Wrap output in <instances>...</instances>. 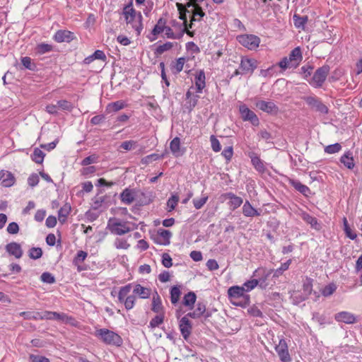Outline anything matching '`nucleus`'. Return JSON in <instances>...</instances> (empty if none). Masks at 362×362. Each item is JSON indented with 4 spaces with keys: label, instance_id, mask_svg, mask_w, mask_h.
<instances>
[{
    "label": "nucleus",
    "instance_id": "obj_1",
    "mask_svg": "<svg viewBox=\"0 0 362 362\" xmlns=\"http://www.w3.org/2000/svg\"><path fill=\"white\" fill-rule=\"evenodd\" d=\"M127 24L130 25L136 32V36L141 34L143 30L142 15L140 12L136 13L133 8L132 1L126 5L122 11Z\"/></svg>",
    "mask_w": 362,
    "mask_h": 362
},
{
    "label": "nucleus",
    "instance_id": "obj_2",
    "mask_svg": "<svg viewBox=\"0 0 362 362\" xmlns=\"http://www.w3.org/2000/svg\"><path fill=\"white\" fill-rule=\"evenodd\" d=\"M137 226L135 223H130L128 221L122 222L116 218H111L107 222V228L111 233L117 235H122L136 229Z\"/></svg>",
    "mask_w": 362,
    "mask_h": 362
},
{
    "label": "nucleus",
    "instance_id": "obj_3",
    "mask_svg": "<svg viewBox=\"0 0 362 362\" xmlns=\"http://www.w3.org/2000/svg\"><path fill=\"white\" fill-rule=\"evenodd\" d=\"M95 335L107 345L120 346L123 342L118 334L105 328L97 329Z\"/></svg>",
    "mask_w": 362,
    "mask_h": 362
},
{
    "label": "nucleus",
    "instance_id": "obj_4",
    "mask_svg": "<svg viewBox=\"0 0 362 362\" xmlns=\"http://www.w3.org/2000/svg\"><path fill=\"white\" fill-rule=\"evenodd\" d=\"M329 69L328 65H324L318 68L314 73L311 80L309 81V83L315 88L321 87L327 77Z\"/></svg>",
    "mask_w": 362,
    "mask_h": 362
},
{
    "label": "nucleus",
    "instance_id": "obj_5",
    "mask_svg": "<svg viewBox=\"0 0 362 362\" xmlns=\"http://www.w3.org/2000/svg\"><path fill=\"white\" fill-rule=\"evenodd\" d=\"M238 40L243 46L250 50L256 49L260 43V38L255 35H241Z\"/></svg>",
    "mask_w": 362,
    "mask_h": 362
},
{
    "label": "nucleus",
    "instance_id": "obj_6",
    "mask_svg": "<svg viewBox=\"0 0 362 362\" xmlns=\"http://www.w3.org/2000/svg\"><path fill=\"white\" fill-rule=\"evenodd\" d=\"M272 269H267L263 267L258 268L254 272L253 276L257 278L256 279L259 281L258 284L261 288H266L268 286V279L272 274Z\"/></svg>",
    "mask_w": 362,
    "mask_h": 362
},
{
    "label": "nucleus",
    "instance_id": "obj_7",
    "mask_svg": "<svg viewBox=\"0 0 362 362\" xmlns=\"http://www.w3.org/2000/svg\"><path fill=\"white\" fill-rule=\"evenodd\" d=\"M275 350L282 362L291 361V358L288 352V344L284 339H279V343L275 346Z\"/></svg>",
    "mask_w": 362,
    "mask_h": 362
},
{
    "label": "nucleus",
    "instance_id": "obj_8",
    "mask_svg": "<svg viewBox=\"0 0 362 362\" xmlns=\"http://www.w3.org/2000/svg\"><path fill=\"white\" fill-rule=\"evenodd\" d=\"M176 6H177V8L180 13V19H181L183 21V23H182V24L184 25L183 31L185 32L189 36H193V33L191 32L190 30H189V28H190L189 27V25L187 24V13H191V11L189 10V8L191 7H187V4H182L181 3H177Z\"/></svg>",
    "mask_w": 362,
    "mask_h": 362
},
{
    "label": "nucleus",
    "instance_id": "obj_9",
    "mask_svg": "<svg viewBox=\"0 0 362 362\" xmlns=\"http://www.w3.org/2000/svg\"><path fill=\"white\" fill-rule=\"evenodd\" d=\"M239 111L244 121H249L254 126L259 125V121L257 116L253 111L250 110L246 105H240Z\"/></svg>",
    "mask_w": 362,
    "mask_h": 362
},
{
    "label": "nucleus",
    "instance_id": "obj_10",
    "mask_svg": "<svg viewBox=\"0 0 362 362\" xmlns=\"http://www.w3.org/2000/svg\"><path fill=\"white\" fill-rule=\"evenodd\" d=\"M189 316L186 315L180 319L179 322L180 330L185 339H188L192 329V326L189 320Z\"/></svg>",
    "mask_w": 362,
    "mask_h": 362
},
{
    "label": "nucleus",
    "instance_id": "obj_11",
    "mask_svg": "<svg viewBox=\"0 0 362 362\" xmlns=\"http://www.w3.org/2000/svg\"><path fill=\"white\" fill-rule=\"evenodd\" d=\"M305 101L315 110L322 114H327L328 112L327 107L317 98L308 97Z\"/></svg>",
    "mask_w": 362,
    "mask_h": 362
},
{
    "label": "nucleus",
    "instance_id": "obj_12",
    "mask_svg": "<svg viewBox=\"0 0 362 362\" xmlns=\"http://www.w3.org/2000/svg\"><path fill=\"white\" fill-rule=\"evenodd\" d=\"M334 319L339 322L346 324H354L356 320L355 315L347 311H341L335 314Z\"/></svg>",
    "mask_w": 362,
    "mask_h": 362
},
{
    "label": "nucleus",
    "instance_id": "obj_13",
    "mask_svg": "<svg viewBox=\"0 0 362 362\" xmlns=\"http://www.w3.org/2000/svg\"><path fill=\"white\" fill-rule=\"evenodd\" d=\"M257 67V61L252 59L243 58L240 64L242 73H252Z\"/></svg>",
    "mask_w": 362,
    "mask_h": 362
},
{
    "label": "nucleus",
    "instance_id": "obj_14",
    "mask_svg": "<svg viewBox=\"0 0 362 362\" xmlns=\"http://www.w3.org/2000/svg\"><path fill=\"white\" fill-rule=\"evenodd\" d=\"M256 107L267 113H276L278 112V107L272 101L259 100L256 103Z\"/></svg>",
    "mask_w": 362,
    "mask_h": 362
},
{
    "label": "nucleus",
    "instance_id": "obj_15",
    "mask_svg": "<svg viewBox=\"0 0 362 362\" xmlns=\"http://www.w3.org/2000/svg\"><path fill=\"white\" fill-rule=\"evenodd\" d=\"M0 183L4 187H11L15 183V177L11 172L1 170L0 173Z\"/></svg>",
    "mask_w": 362,
    "mask_h": 362
},
{
    "label": "nucleus",
    "instance_id": "obj_16",
    "mask_svg": "<svg viewBox=\"0 0 362 362\" xmlns=\"http://www.w3.org/2000/svg\"><path fill=\"white\" fill-rule=\"evenodd\" d=\"M54 39L57 42H69L74 39V33L69 30H60L55 33Z\"/></svg>",
    "mask_w": 362,
    "mask_h": 362
},
{
    "label": "nucleus",
    "instance_id": "obj_17",
    "mask_svg": "<svg viewBox=\"0 0 362 362\" xmlns=\"http://www.w3.org/2000/svg\"><path fill=\"white\" fill-rule=\"evenodd\" d=\"M6 250L9 255L14 256L17 259L21 258L23 255L21 245L16 242L7 244L6 245Z\"/></svg>",
    "mask_w": 362,
    "mask_h": 362
},
{
    "label": "nucleus",
    "instance_id": "obj_18",
    "mask_svg": "<svg viewBox=\"0 0 362 362\" xmlns=\"http://www.w3.org/2000/svg\"><path fill=\"white\" fill-rule=\"evenodd\" d=\"M191 7L192 8V10H190L192 16L190 20V23L189 24V28L192 27L193 22L200 21L205 16L204 12L199 4H194V6H192Z\"/></svg>",
    "mask_w": 362,
    "mask_h": 362
},
{
    "label": "nucleus",
    "instance_id": "obj_19",
    "mask_svg": "<svg viewBox=\"0 0 362 362\" xmlns=\"http://www.w3.org/2000/svg\"><path fill=\"white\" fill-rule=\"evenodd\" d=\"M242 211L243 214L246 217H254L261 215V212L255 209L247 200L243 204Z\"/></svg>",
    "mask_w": 362,
    "mask_h": 362
},
{
    "label": "nucleus",
    "instance_id": "obj_20",
    "mask_svg": "<svg viewBox=\"0 0 362 362\" xmlns=\"http://www.w3.org/2000/svg\"><path fill=\"white\" fill-rule=\"evenodd\" d=\"M152 311L157 314L164 313V308L162 305L161 299L157 292H156L152 298Z\"/></svg>",
    "mask_w": 362,
    "mask_h": 362
},
{
    "label": "nucleus",
    "instance_id": "obj_21",
    "mask_svg": "<svg viewBox=\"0 0 362 362\" xmlns=\"http://www.w3.org/2000/svg\"><path fill=\"white\" fill-rule=\"evenodd\" d=\"M120 199L122 203L129 205L135 200V192L127 188L120 194Z\"/></svg>",
    "mask_w": 362,
    "mask_h": 362
},
{
    "label": "nucleus",
    "instance_id": "obj_22",
    "mask_svg": "<svg viewBox=\"0 0 362 362\" xmlns=\"http://www.w3.org/2000/svg\"><path fill=\"white\" fill-rule=\"evenodd\" d=\"M166 26V20L163 18H160L153 29L152 30L151 34L154 36L153 38H150V40L152 42L156 39V36L160 33L164 32Z\"/></svg>",
    "mask_w": 362,
    "mask_h": 362
},
{
    "label": "nucleus",
    "instance_id": "obj_23",
    "mask_svg": "<svg viewBox=\"0 0 362 362\" xmlns=\"http://www.w3.org/2000/svg\"><path fill=\"white\" fill-rule=\"evenodd\" d=\"M244 288L238 286H233L228 288V295L230 298L237 299L244 296Z\"/></svg>",
    "mask_w": 362,
    "mask_h": 362
},
{
    "label": "nucleus",
    "instance_id": "obj_24",
    "mask_svg": "<svg viewBox=\"0 0 362 362\" xmlns=\"http://www.w3.org/2000/svg\"><path fill=\"white\" fill-rule=\"evenodd\" d=\"M199 96L197 95H193L190 90L186 93V108L189 111H192L193 108L197 105Z\"/></svg>",
    "mask_w": 362,
    "mask_h": 362
},
{
    "label": "nucleus",
    "instance_id": "obj_25",
    "mask_svg": "<svg viewBox=\"0 0 362 362\" xmlns=\"http://www.w3.org/2000/svg\"><path fill=\"white\" fill-rule=\"evenodd\" d=\"M133 293L134 295H138L141 298H148L151 295V289L142 286L140 284H136Z\"/></svg>",
    "mask_w": 362,
    "mask_h": 362
},
{
    "label": "nucleus",
    "instance_id": "obj_26",
    "mask_svg": "<svg viewBox=\"0 0 362 362\" xmlns=\"http://www.w3.org/2000/svg\"><path fill=\"white\" fill-rule=\"evenodd\" d=\"M206 312V305L204 303L198 302L196 308L193 312L188 313L187 315L191 318L197 319L200 317Z\"/></svg>",
    "mask_w": 362,
    "mask_h": 362
},
{
    "label": "nucleus",
    "instance_id": "obj_27",
    "mask_svg": "<svg viewBox=\"0 0 362 362\" xmlns=\"http://www.w3.org/2000/svg\"><path fill=\"white\" fill-rule=\"evenodd\" d=\"M195 86L198 93H202V90L205 87V74L204 71H199L194 78Z\"/></svg>",
    "mask_w": 362,
    "mask_h": 362
},
{
    "label": "nucleus",
    "instance_id": "obj_28",
    "mask_svg": "<svg viewBox=\"0 0 362 362\" xmlns=\"http://www.w3.org/2000/svg\"><path fill=\"white\" fill-rule=\"evenodd\" d=\"M301 218L303 221H305L308 224H310V226L315 228L317 230H320L321 229V226L318 223L317 218L310 216L307 213H303L301 215Z\"/></svg>",
    "mask_w": 362,
    "mask_h": 362
},
{
    "label": "nucleus",
    "instance_id": "obj_29",
    "mask_svg": "<svg viewBox=\"0 0 362 362\" xmlns=\"http://www.w3.org/2000/svg\"><path fill=\"white\" fill-rule=\"evenodd\" d=\"M288 59L291 63L296 66L302 59V54L300 47L294 48L290 53Z\"/></svg>",
    "mask_w": 362,
    "mask_h": 362
},
{
    "label": "nucleus",
    "instance_id": "obj_30",
    "mask_svg": "<svg viewBox=\"0 0 362 362\" xmlns=\"http://www.w3.org/2000/svg\"><path fill=\"white\" fill-rule=\"evenodd\" d=\"M249 156L251 159L252 164L255 168L259 172H264L265 170L263 162L261 160L259 157L256 156L254 153H250Z\"/></svg>",
    "mask_w": 362,
    "mask_h": 362
},
{
    "label": "nucleus",
    "instance_id": "obj_31",
    "mask_svg": "<svg viewBox=\"0 0 362 362\" xmlns=\"http://www.w3.org/2000/svg\"><path fill=\"white\" fill-rule=\"evenodd\" d=\"M158 235L160 238H162V240L158 242V243L163 245H168L170 244V239L172 236V233L170 230L159 228L158 230Z\"/></svg>",
    "mask_w": 362,
    "mask_h": 362
},
{
    "label": "nucleus",
    "instance_id": "obj_32",
    "mask_svg": "<svg viewBox=\"0 0 362 362\" xmlns=\"http://www.w3.org/2000/svg\"><path fill=\"white\" fill-rule=\"evenodd\" d=\"M170 148L173 154L176 156H180L182 153L180 151V139L178 137L174 138L170 144Z\"/></svg>",
    "mask_w": 362,
    "mask_h": 362
},
{
    "label": "nucleus",
    "instance_id": "obj_33",
    "mask_svg": "<svg viewBox=\"0 0 362 362\" xmlns=\"http://www.w3.org/2000/svg\"><path fill=\"white\" fill-rule=\"evenodd\" d=\"M313 290V284L310 279H307L303 285V296L300 297V300H305L308 298V296L311 293Z\"/></svg>",
    "mask_w": 362,
    "mask_h": 362
},
{
    "label": "nucleus",
    "instance_id": "obj_34",
    "mask_svg": "<svg viewBox=\"0 0 362 362\" xmlns=\"http://www.w3.org/2000/svg\"><path fill=\"white\" fill-rule=\"evenodd\" d=\"M71 206L69 204H65L62 207H61L58 213V218L59 222L63 223L66 221V218L71 211Z\"/></svg>",
    "mask_w": 362,
    "mask_h": 362
},
{
    "label": "nucleus",
    "instance_id": "obj_35",
    "mask_svg": "<svg viewBox=\"0 0 362 362\" xmlns=\"http://www.w3.org/2000/svg\"><path fill=\"white\" fill-rule=\"evenodd\" d=\"M196 294L194 292H189L185 295L182 303L184 305L189 307V309H192L196 302Z\"/></svg>",
    "mask_w": 362,
    "mask_h": 362
},
{
    "label": "nucleus",
    "instance_id": "obj_36",
    "mask_svg": "<svg viewBox=\"0 0 362 362\" xmlns=\"http://www.w3.org/2000/svg\"><path fill=\"white\" fill-rule=\"evenodd\" d=\"M291 184L296 190L304 195H307L310 192V189L298 180H291Z\"/></svg>",
    "mask_w": 362,
    "mask_h": 362
},
{
    "label": "nucleus",
    "instance_id": "obj_37",
    "mask_svg": "<svg viewBox=\"0 0 362 362\" xmlns=\"http://www.w3.org/2000/svg\"><path fill=\"white\" fill-rule=\"evenodd\" d=\"M132 288L131 284H127L124 286L120 288L118 293V300L120 303H123L124 304L125 298L127 297V295L129 293Z\"/></svg>",
    "mask_w": 362,
    "mask_h": 362
},
{
    "label": "nucleus",
    "instance_id": "obj_38",
    "mask_svg": "<svg viewBox=\"0 0 362 362\" xmlns=\"http://www.w3.org/2000/svg\"><path fill=\"white\" fill-rule=\"evenodd\" d=\"M341 162L349 169H352L354 167V158L351 153H346L341 157Z\"/></svg>",
    "mask_w": 362,
    "mask_h": 362
},
{
    "label": "nucleus",
    "instance_id": "obj_39",
    "mask_svg": "<svg viewBox=\"0 0 362 362\" xmlns=\"http://www.w3.org/2000/svg\"><path fill=\"white\" fill-rule=\"evenodd\" d=\"M181 291L178 286H174L170 290V301L172 304L175 305L180 300Z\"/></svg>",
    "mask_w": 362,
    "mask_h": 362
},
{
    "label": "nucleus",
    "instance_id": "obj_40",
    "mask_svg": "<svg viewBox=\"0 0 362 362\" xmlns=\"http://www.w3.org/2000/svg\"><path fill=\"white\" fill-rule=\"evenodd\" d=\"M294 25L297 28L304 29L305 25L308 21V16H300L297 14L293 16Z\"/></svg>",
    "mask_w": 362,
    "mask_h": 362
},
{
    "label": "nucleus",
    "instance_id": "obj_41",
    "mask_svg": "<svg viewBox=\"0 0 362 362\" xmlns=\"http://www.w3.org/2000/svg\"><path fill=\"white\" fill-rule=\"evenodd\" d=\"M45 154L42 151L36 148L34 149L33 153L32 155V160L35 161L36 163L41 164L43 162Z\"/></svg>",
    "mask_w": 362,
    "mask_h": 362
},
{
    "label": "nucleus",
    "instance_id": "obj_42",
    "mask_svg": "<svg viewBox=\"0 0 362 362\" xmlns=\"http://www.w3.org/2000/svg\"><path fill=\"white\" fill-rule=\"evenodd\" d=\"M124 107V103L122 100H118L114 103H111L107 105V110L108 112H117Z\"/></svg>",
    "mask_w": 362,
    "mask_h": 362
},
{
    "label": "nucleus",
    "instance_id": "obj_43",
    "mask_svg": "<svg viewBox=\"0 0 362 362\" xmlns=\"http://www.w3.org/2000/svg\"><path fill=\"white\" fill-rule=\"evenodd\" d=\"M291 263V259H288L286 262L281 264V267L276 270H273V277L277 278L281 276L284 272L286 271Z\"/></svg>",
    "mask_w": 362,
    "mask_h": 362
},
{
    "label": "nucleus",
    "instance_id": "obj_44",
    "mask_svg": "<svg viewBox=\"0 0 362 362\" xmlns=\"http://www.w3.org/2000/svg\"><path fill=\"white\" fill-rule=\"evenodd\" d=\"M57 103L59 109L62 110L71 112L74 109V105L66 100H58Z\"/></svg>",
    "mask_w": 362,
    "mask_h": 362
},
{
    "label": "nucleus",
    "instance_id": "obj_45",
    "mask_svg": "<svg viewBox=\"0 0 362 362\" xmlns=\"http://www.w3.org/2000/svg\"><path fill=\"white\" fill-rule=\"evenodd\" d=\"M185 63V59L184 57L178 58L176 62L172 65V70L174 73H180Z\"/></svg>",
    "mask_w": 362,
    "mask_h": 362
},
{
    "label": "nucleus",
    "instance_id": "obj_46",
    "mask_svg": "<svg viewBox=\"0 0 362 362\" xmlns=\"http://www.w3.org/2000/svg\"><path fill=\"white\" fill-rule=\"evenodd\" d=\"M164 320V313L158 314L155 317L151 319L149 323V327L151 328H155L158 327L163 322Z\"/></svg>",
    "mask_w": 362,
    "mask_h": 362
},
{
    "label": "nucleus",
    "instance_id": "obj_47",
    "mask_svg": "<svg viewBox=\"0 0 362 362\" xmlns=\"http://www.w3.org/2000/svg\"><path fill=\"white\" fill-rule=\"evenodd\" d=\"M53 320L59 322H69L72 320V318L69 317L65 313L53 312Z\"/></svg>",
    "mask_w": 362,
    "mask_h": 362
},
{
    "label": "nucleus",
    "instance_id": "obj_48",
    "mask_svg": "<svg viewBox=\"0 0 362 362\" xmlns=\"http://www.w3.org/2000/svg\"><path fill=\"white\" fill-rule=\"evenodd\" d=\"M114 245L117 249L127 250L129 247L130 245L124 238H116L114 242Z\"/></svg>",
    "mask_w": 362,
    "mask_h": 362
},
{
    "label": "nucleus",
    "instance_id": "obj_49",
    "mask_svg": "<svg viewBox=\"0 0 362 362\" xmlns=\"http://www.w3.org/2000/svg\"><path fill=\"white\" fill-rule=\"evenodd\" d=\"M173 47V42H167L163 45L158 46L156 49V53L157 54H162L163 52L170 50Z\"/></svg>",
    "mask_w": 362,
    "mask_h": 362
},
{
    "label": "nucleus",
    "instance_id": "obj_50",
    "mask_svg": "<svg viewBox=\"0 0 362 362\" xmlns=\"http://www.w3.org/2000/svg\"><path fill=\"white\" fill-rule=\"evenodd\" d=\"M258 282L256 279L247 281L243 284V287L244 288L245 292H249L254 289L257 286H258Z\"/></svg>",
    "mask_w": 362,
    "mask_h": 362
},
{
    "label": "nucleus",
    "instance_id": "obj_51",
    "mask_svg": "<svg viewBox=\"0 0 362 362\" xmlns=\"http://www.w3.org/2000/svg\"><path fill=\"white\" fill-rule=\"evenodd\" d=\"M243 203V200L241 197L235 196L231 201L228 202V205L231 210L238 209Z\"/></svg>",
    "mask_w": 362,
    "mask_h": 362
},
{
    "label": "nucleus",
    "instance_id": "obj_52",
    "mask_svg": "<svg viewBox=\"0 0 362 362\" xmlns=\"http://www.w3.org/2000/svg\"><path fill=\"white\" fill-rule=\"evenodd\" d=\"M42 255V250L40 247H32L29 250V257L33 259H37Z\"/></svg>",
    "mask_w": 362,
    "mask_h": 362
},
{
    "label": "nucleus",
    "instance_id": "obj_53",
    "mask_svg": "<svg viewBox=\"0 0 362 362\" xmlns=\"http://www.w3.org/2000/svg\"><path fill=\"white\" fill-rule=\"evenodd\" d=\"M336 289L337 286L334 284H329L322 290V294L325 297L329 296L334 293Z\"/></svg>",
    "mask_w": 362,
    "mask_h": 362
},
{
    "label": "nucleus",
    "instance_id": "obj_54",
    "mask_svg": "<svg viewBox=\"0 0 362 362\" xmlns=\"http://www.w3.org/2000/svg\"><path fill=\"white\" fill-rule=\"evenodd\" d=\"M341 149V146L339 143L329 145L325 147V151L329 154L339 152Z\"/></svg>",
    "mask_w": 362,
    "mask_h": 362
},
{
    "label": "nucleus",
    "instance_id": "obj_55",
    "mask_svg": "<svg viewBox=\"0 0 362 362\" xmlns=\"http://www.w3.org/2000/svg\"><path fill=\"white\" fill-rule=\"evenodd\" d=\"M208 196L204 195L199 199H194L192 202L195 209H199L206 204Z\"/></svg>",
    "mask_w": 362,
    "mask_h": 362
},
{
    "label": "nucleus",
    "instance_id": "obj_56",
    "mask_svg": "<svg viewBox=\"0 0 362 362\" xmlns=\"http://www.w3.org/2000/svg\"><path fill=\"white\" fill-rule=\"evenodd\" d=\"M40 279L42 282L47 284H54L55 282L54 276L49 272L42 273Z\"/></svg>",
    "mask_w": 362,
    "mask_h": 362
},
{
    "label": "nucleus",
    "instance_id": "obj_57",
    "mask_svg": "<svg viewBox=\"0 0 362 362\" xmlns=\"http://www.w3.org/2000/svg\"><path fill=\"white\" fill-rule=\"evenodd\" d=\"M136 300L134 295L128 296L124 300V307L127 310H131L134 308Z\"/></svg>",
    "mask_w": 362,
    "mask_h": 362
},
{
    "label": "nucleus",
    "instance_id": "obj_58",
    "mask_svg": "<svg viewBox=\"0 0 362 362\" xmlns=\"http://www.w3.org/2000/svg\"><path fill=\"white\" fill-rule=\"evenodd\" d=\"M210 141L211 145V148L215 152H218L221 149V146L219 141L216 139L214 135H211L210 136Z\"/></svg>",
    "mask_w": 362,
    "mask_h": 362
},
{
    "label": "nucleus",
    "instance_id": "obj_59",
    "mask_svg": "<svg viewBox=\"0 0 362 362\" xmlns=\"http://www.w3.org/2000/svg\"><path fill=\"white\" fill-rule=\"evenodd\" d=\"M343 221H344V230L346 232L347 237H349L351 240H354L357 236L356 234L355 233H354L351 230V229L349 228L348 221L346 218H344Z\"/></svg>",
    "mask_w": 362,
    "mask_h": 362
},
{
    "label": "nucleus",
    "instance_id": "obj_60",
    "mask_svg": "<svg viewBox=\"0 0 362 362\" xmlns=\"http://www.w3.org/2000/svg\"><path fill=\"white\" fill-rule=\"evenodd\" d=\"M36 49L39 54H42L50 52L52 47L50 45L42 43L37 45Z\"/></svg>",
    "mask_w": 362,
    "mask_h": 362
},
{
    "label": "nucleus",
    "instance_id": "obj_61",
    "mask_svg": "<svg viewBox=\"0 0 362 362\" xmlns=\"http://www.w3.org/2000/svg\"><path fill=\"white\" fill-rule=\"evenodd\" d=\"M160 158V156L158 154L152 153L151 155L144 157L141 159V163L143 164L148 165V164L151 163L152 161L156 160L159 159Z\"/></svg>",
    "mask_w": 362,
    "mask_h": 362
},
{
    "label": "nucleus",
    "instance_id": "obj_62",
    "mask_svg": "<svg viewBox=\"0 0 362 362\" xmlns=\"http://www.w3.org/2000/svg\"><path fill=\"white\" fill-rule=\"evenodd\" d=\"M136 146V142L133 140L129 141H125L122 142L120 145V148L126 150V151H130L132 149H134Z\"/></svg>",
    "mask_w": 362,
    "mask_h": 362
},
{
    "label": "nucleus",
    "instance_id": "obj_63",
    "mask_svg": "<svg viewBox=\"0 0 362 362\" xmlns=\"http://www.w3.org/2000/svg\"><path fill=\"white\" fill-rule=\"evenodd\" d=\"M162 264L166 268H170L173 265V260L171 257L168 253H164L162 255Z\"/></svg>",
    "mask_w": 362,
    "mask_h": 362
},
{
    "label": "nucleus",
    "instance_id": "obj_64",
    "mask_svg": "<svg viewBox=\"0 0 362 362\" xmlns=\"http://www.w3.org/2000/svg\"><path fill=\"white\" fill-rule=\"evenodd\" d=\"M29 359L31 362H49V359L45 356L30 354Z\"/></svg>",
    "mask_w": 362,
    "mask_h": 362
}]
</instances>
